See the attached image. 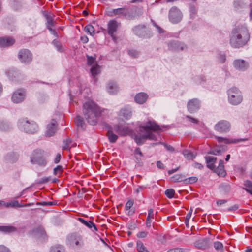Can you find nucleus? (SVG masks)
<instances>
[{
	"instance_id": "4",
	"label": "nucleus",
	"mask_w": 252,
	"mask_h": 252,
	"mask_svg": "<svg viewBox=\"0 0 252 252\" xmlns=\"http://www.w3.org/2000/svg\"><path fill=\"white\" fill-rule=\"evenodd\" d=\"M45 151L41 149H36L30 155V162L32 164H37L41 167H45L47 164Z\"/></svg>"
},
{
	"instance_id": "64",
	"label": "nucleus",
	"mask_w": 252,
	"mask_h": 252,
	"mask_svg": "<svg viewBox=\"0 0 252 252\" xmlns=\"http://www.w3.org/2000/svg\"><path fill=\"white\" fill-rule=\"evenodd\" d=\"M61 158V155L60 153H57L56 156V158L54 159V162L55 164L58 163Z\"/></svg>"
},
{
	"instance_id": "47",
	"label": "nucleus",
	"mask_w": 252,
	"mask_h": 252,
	"mask_svg": "<svg viewBox=\"0 0 252 252\" xmlns=\"http://www.w3.org/2000/svg\"><path fill=\"white\" fill-rule=\"evenodd\" d=\"M165 194L169 198H172L175 194V190L173 189H169L165 190Z\"/></svg>"
},
{
	"instance_id": "30",
	"label": "nucleus",
	"mask_w": 252,
	"mask_h": 252,
	"mask_svg": "<svg viewBox=\"0 0 252 252\" xmlns=\"http://www.w3.org/2000/svg\"><path fill=\"white\" fill-rule=\"evenodd\" d=\"M213 170L219 176L224 177L226 174L224 170V166H218L217 168L215 167V169H213Z\"/></svg>"
},
{
	"instance_id": "32",
	"label": "nucleus",
	"mask_w": 252,
	"mask_h": 252,
	"mask_svg": "<svg viewBox=\"0 0 252 252\" xmlns=\"http://www.w3.org/2000/svg\"><path fill=\"white\" fill-rule=\"evenodd\" d=\"M124 17L126 19H133L135 18L134 12L132 10H129L127 8H126V11L124 13Z\"/></svg>"
},
{
	"instance_id": "16",
	"label": "nucleus",
	"mask_w": 252,
	"mask_h": 252,
	"mask_svg": "<svg viewBox=\"0 0 252 252\" xmlns=\"http://www.w3.org/2000/svg\"><path fill=\"white\" fill-rule=\"evenodd\" d=\"M57 122L55 120L52 119L50 124L47 126V130L45 133L46 137L53 136L56 131Z\"/></svg>"
},
{
	"instance_id": "13",
	"label": "nucleus",
	"mask_w": 252,
	"mask_h": 252,
	"mask_svg": "<svg viewBox=\"0 0 252 252\" xmlns=\"http://www.w3.org/2000/svg\"><path fill=\"white\" fill-rule=\"evenodd\" d=\"M113 129L121 136H125L130 134L131 130L127 126L120 125H115Z\"/></svg>"
},
{
	"instance_id": "62",
	"label": "nucleus",
	"mask_w": 252,
	"mask_h": 252,
	"mask_svg": "<svg viewBox=\"0 0 252 252\" xmlns=\"http://www.w3.org/2000/svg\"><path fill=\"white\" fill-rule=\"evenodd\" d=\"M154 217V210L152 208L148 210V215L147 218L149 219H153Z\"/></svg>"
},
{
	"instance_id": "37",
	"label": "nucleus",
	"mask_w": 252,
	"mask_h": 252,
	"mask_svg": "<svg viewBox=\"0 0 252 252\" xmlns=\"http://www.w3.org/2000/svg\"><path fill=\"white\" fill-rule=\"evenodd\" d=\"M50 252H64V249L63 246L58 245L52 247Z\"/></svg>"
},
{
	"instance_id": "63",
	"label": "nucleus",
	"mask_w": 252,
	"mask_h": 252,
	"mask_svg": "<svg viewBox=\"0 0 252 252\" xmlns=\"http://www.w3.org/2000/svg\"><path fill=\"white\" fill-rule=\"evenodd\" d=\"M238 208H239V205L237 204H235V205L229 207L228 208H227V210L229 212L234 211L237 210Z\"/></svg>"
},
{
	"instance_id": "7",
	"label": "nucleus",
	"mask_w": 252,
	"mask_h": 252,
	"mask_svg": "<svg viewBox=\"0 0 252 252\" xmlns=\"http://www.w3.org/2000/svg\"><path fill=\"white\" fill-rule=\"evenodd\" d=\"M18 59L23 63H30L32 60V55L31 52L27 49H22L19 51Z\"/></svg>"
},
{
	"instance_id": "22",
	"label": "nucleus",
	"mask_w": 252,
	"mask_h": 252,
	"mask_svg": "<svg viewBox=\"0 0 252 252\" xmlns=\"http://www.w3.org/2000/svg\"><path fill=\"white\" fill-rule=\"evenodd\" d=\"M205 159L207 163V167L213 170L215 169V166L214 164L216 162L217 158L212 156H206Z\"/></svg>"
},
{
	"instance_id": "50",
	"label": "nucleus",
	"mask_w": 252,
	"mask_h": 252,
	"mask_svg": "<svg viewBox=\"0 0 252 252\" xmlns=\"http://www.w3.org/2000/svg\"><path fill=\"white\" fill-rule=\"evenodd\" d=\"M210 153L215 155H219L221 154V150L220 147H216L212 149Z\"/></svg>"
},
{
	"instance_id": "29",
	"label": "nucleus",
	"mask_w": 252,
	"mask_h": 252,
	"mask_svg": "<svg viewBox=\"0 0 252 252\" xmlns=\"http://www.w3.org/2000/svg\"><path fill=\"white\" fill-rule=\"evenodd\" d=\"M244 187L243 188L247 192L252 195V182L247 180L244 182Z\"/></svg>"
},
{
	"instance_id": "55",
	"label": "nucleus",
	"mask_w": 252,
	"mask_h": 252,
	"mask_svg": "<svg viewBox=\"0 0 252 252\" xmlns=\"http://www.w3.org/2000/svg\"><path fill=\"white\" fill-rule=\"evenodd\" d=\"M128 54L133 58H136L139 55V52L135 50H130L128 51Z\"/></svg>"
},
{
	"instance_id": "46",
	"label": "nucleus",
	"mask_w": 252,
	"mask_h": 252,
	"mask_svg": "<svg viewBox=\"0 0 252 252\" xmlns=\"http://www.w3.org/2000/svg\"><path fill=\"white\" fill-rule=\"evenodd\" d=\"M198 180V178L196 177H191L185 179L184 183L185 184H193L196 183Z\"/></svg>"
},
{
	"instance_id": "56",
	"label": "nucleus",
	"mask_w": 252,
	"mask_h": 252,
	"mask_svg": "<svg viewBox=\"0 0 252 252\" xmlns=\"http://www.w3.org/2000/svg\"><path fill=\"white\" fill-rule=\"evenodd\" d=\"M22 7V4L18 2H15L13 5V8L15 10H19L21 9Z\"/></svg>"
},
{
	"instance_id": "27",
	"label": "nucleus",
	"mask_w": 252,
	"mask_h": 252,
	"mask_svg": "<svg viewBox=\"0 0 252 252\" xmlns=\"http://www.w3.org/2000/svg\"><path fill=\"white\" fill-rule=\"evenodd\" d=\"M217 139L218 142H224L226 144L228 143H237L238 142H240L241 141H244L245 139H234L231 141H229V140L226 138H224L221 137H217Z\"/></svg>"
},
{
	"instance_id": "19",
	"label": "nucleus",
	"mask_w": 252,
	"mask_h": 252,
	"mask_svg": "<svg viewBox=\"0 0 252 252\" xmlns=\"http://www.w3.org/2000/svg\"><path fill=\"white\" fill-rule=\"evenodd\" d=\"M15 39L11 37H1V47H7L13 45Z\"/></svg>"
},
{
	"instance_id": "24",
	"label": "nucleus",
	"mask_w": 252,
	"mask_h": 252,
	"mask_svg": "<svg viewBox=\"0 0 252 252\" xmlns=\"http://www.w3.org/2000/svg\"><path fill=\"white\" fill-rule=\"evenodd\" d=\"M126 8V7H123L117 9H114L111 11L109 12V15L110 16L119 15L120 17H124Z\"/></svg>"
},
{
	"instance_id": "48",
	"label": "nucleus",
	"mask_w": 252,
	"mask_h": 252,
	"mask_svg": "<svg viewBox=\"0 0 252 252\" xmlns=\"http://www.w3.org/2000/svg\"><path fill=\"white\" fill-rule=\"evenodd\" d=\"M189 12L190 15L191 17H193L197 13V9L196 6L193 4H191L189 6Z\"/></svg>"
},
{
	"instance_id": "45",
	"label": "nucleus",
	"mask_w": 252,
	"mask_h": 252,
	"mask_svg": "<svg viewBox=\"0 0 252 252\" xmlns=\"http://www.w3.org/2000/svg\"><path fill=\"white\" fill-rule=\"evenodd\" d=\"M20 75V72L16 70H11L8 72V76L12 80H14V78H18Z\"/></svg>"
},
{
	"instance_id": "21",
	"label": "nucleus",
	"mask_w": 252,
	"mask_h": 252,
	"mask_svg": "<svg viewBox=\"0 0 252 252\" xmlns=\"http://www.w3.org/2000/svg\"><path fill=\"white\" fill-rule=\"evenodd\" d=\"M148 97V95L147 94L145 93H139L135 95L134 99L136 103L141 104L145 102Z\"/></svg>"
},
{
	"instance_id": "54",
	"label": "nucleus",
	"mask_w": 252,
	"mask_h": 252,
	"mask_svg": "<svg viewBox=\"0 0 252 252\" xmlns=\"http://www.w3.org/2000/svg\"><path fill=\"white\" fill-rule=\"evenodd\" d=\"M52 43L58 51L61 50V44L58 40L54 39L53 40Z\"/></svg>"
},
{
	"instance_id": "1",
	"label": "nucleus",
	"mask_w": 252,
	"mask_h": 252,
	"mask_svg": "<svg viewBox=\"0 0 252 252\" xmlns=\"http://www.w3.org/2000/svg\"><path fill=\"white\" fill-rule=\"evenodd\" d=\"M250 39V34L246 27L243 25L236 26L230 36V44L232 47L240 48L246 45Z\"/></svg>"
},
{
	"instance_id": "14",
	"label": "nucleus",
	"mask_w": 252,
	"mask_h": 252,
	"mask_svg": "<svg viewBox=\"0 0 252 252\" xmlns=\"http://www.w3.org/2000/svg\"><path fill=\"white\" fill-rule=\"evenodd\" d=\"M200 106V101L196 98L192 99L189 100L187 104L188 111L190 113H194L198 110Z\"/></svg>"
},
{
	"instance_id": "18",
	"label": "nucleus",
	"mask_w": 252,
	"mask_h": 252,
	"mask_svg": "<svg viewBox=\"0 0 252 252\" xmlns=\"http://www.w3.org/2000/svg\"><path fill=\"white\" fill-rule=\"evenodd\" d=\"M233 65L235 68L239 70H245L248 66L247 63L243 60H236L233 62Z\"/></svg>"
},
{
	"instance_id": "26",
	"label": "nucleus",
	"mask_w": 252,
	"mask_h": 252,
	"mask_svg": "<svg viewBox=\"0 0 252 252\" xmlns=\"http://www.w3.org/2000/svg\"><path fill=\"white\" fill-rule=\"evenodd\" d=\"M113 129L110 128L108 130L106 135L108 138L109 141L111 143H115L118 139V136L114 134L113 132Z\"/></svg>"
},
{
	"instance_id": "15",
	"label": "nucleus",
	"mask_w": 252,
	"mask_h": 252,
	"mask_svg": "<svg viewBox=\"0 0 252 252\" xmlns=\"http://www.w3.org/2000/svg\"><path fill=\"white\" fill-rule=\"evenodd\" d=\"M132 31L136 35L140 37H147L146 27L144 25H139L135 26L132 29Z\"/></svg>"
},
{
	"instance_id": "25",
	"label": "nucleus",
	"mask_w": 252,
	"mask_h": 252,
	"mask_svg": "<svg viewBox=\"0 0 252 252\" xmlns=\"http://www.w3.org/2000/svg\"><path fill=\"white\" fill-rule=\"evenodd\" d=\"M33 233L37 236L42 237L43 239L46 238L47 237L45 230L41 226H39L36 228H35L33 230Z\"/></svg>"
},
{
	"instance_id": "2",
	"label": "nucleus",
	"mask_w": 252,
	"mask_h": 252,
	"mask_svg": "<svg viewBox=\"0 0 252 252\" xmlns=\"http://www.w3.org/2000/svg\"><path fill=\"white\" fill-rule=\"evenodd\" d=\"M160 129L159 126L155 122L149 121L144 126H140V130L143 133L142 135H136L134 140L139 145L143 144L146 139L156 140V135L152 131H156Z\"/></svg>"
},
{
	"instance_id": "38",
	"label": "nucleus",
	"mask_w": 252,
	"mask_h": 252,
	"mask_svg": "<svg viewBox=\"0 0 252 252\" xmlns=\"http://www.w3.org/2000/svg\"><path fill=\"white\" fill-rule=\"evenodd\" d=\"M44 16L47 20L46 25H50L52 26H55L56 22L54 20L51 15L45 14Z\"/></svg>"
},
{
	"instance_id": "23",
	"label": "nucleus",
	"mask_w": 252,
	"mask_h": 252,
	"mask_svg": "<svg viewBox=\"0 0 252 252\" xmlns=\"http://www.w3.org/2000/svg\"><path fill=\"white\" fill-rule=\"evenodd\" d=\"M78 220L89 228H93L95 231H97L98 229L96 225L92 221H87L82 218H78Z\"/></svg>"
},
{
	"instance_id": "9",
	"label": "nucleus",
	"mask_w": 252,
	"mask_h": 252,
	"mask_svg": "<svg viewBox=\"0 0 252 252\" xmlns=\"http://www.w3.org/2000/svg\"><path fill=\"white\" fill-rule=\"evenodd\" d=\"M169 18L172 23H177L181 20L182 14L177 7H173L169 10Z\"/></svg>"
},
{
	"instance_id": "44",
	"label": "nucleus",
	"mask_w": 252,
	"mask_h": 252,
	"mask_svg": "<svg viewBox=\"0 0 252 252\" xmlns=\"http://www.w3.org/2000/svg\"><path fill=\"white\" fill-rule=\"evenodd\" d=\"M214 248L218 251H223V246L222 244L219 241H215L213 243Z\"/></svg>"
},
{
	"instance_id": "17",
	"label": "nucleus",
	"mask_w": 252,
	"mask_h": 252,
	"mask_svg": "<svg viewBox=\"0 0 252 252\" xmlns=\"http://www.w3.org/2000/svg\"><path fill=\"white\" fill-rule=\"evenodd\" d=\"M119 26L118 23L115 20L109 21L108 23V33L109 35H112L113 34L117 31Z\"/></svg>"
},
{
	"instance_id": "39",
	"label": "nucleus",
	"mask_w": 252,
	"mask_h": 252,
	"mask_svg": "<svg viewBox=\"0 0 252 252\" xmlns=\"http://www.w3.org/2000/svg\"><path fill=\"white\" fill-rule=\"evenodd\" d=\"M91 72L94 77L98 74L100 73L99 66L97 64L93 66L91 68Z\"/></svg>"
},
{
	"instance_id": "31",
	"label": "nucleus",
	"mask_w": 252,
	"mask_h": 252,
	"mask_svg": "<svg viewBox=\"0 0 252 252\" xmlns=\"http://www.w3.org/2000/svg\"><path fill=\"white\" fill-rule=\"evenodd\" d=\"M16 228L12 226H1V232L10 233L16 231Z\"/></svg>"
},
{
	"instance_id": "28",
	"label": "nucleus",
	"mask_w": 252,
	"mask_h": 252,
	"mask_svg": "<svg viewBox=\"0 0 252 252\" xmlns=\"http://www.w3.org/2000/svg\"><path fill=\"white\" fill-rule=\"evenodd\" d=\"M19 158V155L17 153L11 152L8 153L6 156V159L10 162H16Z\"/></svg>"
},
{
	"instance_id": "58",
	"label": "nucleus",
	"mask_w": 252,
	"mask_h": 252,
	"mask_svg": "<svg viewBox=\"0 0 252 252\" xmlns=\"http://www.w3.org/2000/svg\"><path fill=\"white\" fill-rule=\"evenodd\" d=\"M50 179V177H44L40 179V180L38 181L39 184H44L47 183Z\"/></svg>"
},
{
	"instance_id": "51",
	"label": "nucleus",
	"mask_w": 252,
	"mask_h": 252,
	"mask_svg": "<svg viewBox=\"0 0 252 252\" xmlns=\"http://www.w3.org/2000/svg\"><path fill=\"white\" fill-rule=\"evenodd\" d=\"M87 63L89 65H92L95 61V58L93 57V56H87Z\"/></svg>"
},
{
	"instance_id": "36",
	"label": "nucleus",
	"mask_w": 252,
	"mask_h": 252,
	"mask_svg": "<svg viewBox=\"0 0 252 252\" xmlns=\"http://www.w3.org/2000/svg\"><path fill=\"white\" fill-rule=\"evenodd\" d=\"M84 31L90 35L93 36L94 35V29L91 25H87L84 28Z\"/></svg>"
},
{
	"instance_id": "57",
	"label": "nucleus",
	"mask_w": 252,
	"mask_h": 252,
	"mask_svg": "<svg viewBox=\"0 0 252 252\" xmlns=\"http://www.w3.org/2000/svg\"><path fill=\"white\" fill-rule=\"evenodd\" d=\"M147 188V186H139L137 189L135 190V193L138 194L141 191Z\"/></svg>"
},
{
	"instance_id": "60",
	"label": "nucleus",
	"mask_w": 252,
	"mask_h": 252,
	"mask_svg": "<svg viewBox=\"0 0 252 252\" xmlns=\"http://www.w3.org/2000/svg\"><path fill=\"white\" fill-rule=\"evenodd\" d=\"M160 144L164 145V146L166 148V149L169 151L173 152L174 151V148L171 145H168L165 143H160Z\"/></svg>"
},
{
	"instance_id": "11",
	"label": "nucleus",
	"mask_w": 252,
	"mask_h": 252,
	"mask_svg": "<svg viewBox=\"0 0 252 252\" xmlns=\"http://www.w3.org/2000/svg\"><path fill=\"white\" fill-rule=\"evenodd\" d=\"M26 92L24 89H19L15 91L12 96V101L15 103L22 102L25 97Z\"/></svg>"
},
{
	"instance_id": "6",
	"label": "nucleus",
	"mask_w": 252,
	"mask_h": 252,
	"mask_svg": "<svg viewBox=\"0 0 252 252\" xmlns=\"http://www.w3.org/2000/svg\"><path fill=\"white\" fill-rule=\"evenodd\" d=\"M228 101L230 103L234 105L240 104L243 97L241 91L236 87H232L227 91Z\"/></svg>"
},
{
	"instance_id": "3",
	"label": "nucleus",
	"mask_w": 252,
	"mask_h": 252,
	"mask_svg": "<svg viewBox=\"0 0 252 252\" xmlns=\"http://www.w3.org/2000/svg\"><path fill=\"white\" fill-rule=\"evenodd\" d=\"M83 107V114L88 123L91 125H95L102 112L101 108L93 101L85 102Z\"/></svg>"
},
{
	"instance_id": "53",
	"label": "nucleus",
	"mask_w": 252,
	"mask_h": 252,
	"mask_svg": "<svg viewBox=\"0 0 252 252\" xmlns=\"http://www.w3.org/2000/svg\"><path fill=\"white\" fill-rule=\"evenodd\" d=\"M151 22L154 27L156 28L157 31L159 33H162L164 32V30L158 25L154 20H151Z\"/></svg>"
},
{
	"instance_id": "49",
	"label": "nucleus",
	"mask_w": 252,
	"mask_h": 252,
	"mask_svg": "<svg viewBox=\"0 0 252 252\" xmlns=\"http://www.w3.org/2000/svg\"><path fill=\"white\" fill-rule=\"evenodd\" d=\"M134 200L133 199H129L126 204L125 209L128 211L129 210L134 204Z\"/></svg>"
},
{
	"instance_id": "61",
	"label": "nucleus",
	"mask_w": 252,
	"mask_h": 252,
	"mask_svg": "<svg viewBox=\"0 0 252 252\" xmlns=\"http://www.w3.org/2000/svg\"><path fill=\"white\" fill-rule=\"evenodd\" d=\"M183 250L180 248H175L169 249L167 252H183Z\"/></svg>"
},
{
	"instance_id": "41",
	"label": "nucleus",
	"mask_w": 252,
	"mask_h": 252,
	"mask_svg": "<svg viewBox=\"0 0 252 252\" xmlns=\"http://www.w3.org/2000/svg\"><path fill=\"white\" fill-rule=\"evenodd\" d=\"M171 180L174 182H183L184 183V180L183 176L180 174H176L173 176L171 177Z\"/></svg>"
},
{
	"instance_id": "33",
	"label": "nucleus",
	"mask_w": 252,
	"mask_h": 252,
	"mask_svg": "<svg viewBox=\"0 0 252 252\" xmlns=\"http://www.w3.org/2000/svg\"><path fill=\"white\" fill-rule=\"evenodd\" d=\"M75 123L77 126L80 127L84 129L85 127V123L83 118L80 116H77L75 119Z\"/></svg>"
},
{
	"instance_id": "8",
	"label": "nucleus",
	"mask_w": 252,
	"mask_h": 252,
	"mask_svg": "<svg viewBox=\"0 0 252 252\" xmlns=\"http://www.w3.org/2000/svg\"><path fill=\"white\" fill-rule=\"evenodd\" d=\"M68 242L72 247L77 246L81 248L84 245L82 236L75 233L71 234L68 237Z\"/></svg>"
},
{
	"instance_id": "42",
	"label": "nucleus",
	"mask_w": 252,
	"mask_h": 252,
	"mask_svg": "<svg viewBox=\"0 0 252 252\" xmlns=\"http://www.w3.org/2000/svg\"><path fill=\"white\" fill-rule=\"evenodd\" d=\"M11 128V125L8 122L3 121L1 123V131H7Z\"/></svg>"
},
{
	"instance_id": "5",
	"label": "nucleus",
	"mask_w": 252,
	"mask_h": 252,
	"mask_svg": "<svg viewBox=\"0 0 252 252\" xmlns=\"http://www.w3.org/2000/svg\"><path fill=\"white\" fill-rule=\"evenodd\" d=\"M18 126L21 130L28 133H35L38 129V127L34 121H29L26 119H22L19 120Z\"/></svg>"
},
{
	"instance_id": "43",
	"label": "nucleus",
	"mask_w": 252,
	"mask_h": 252,
	"mask_svg": "<svg viewBox=\"0 0 252 252\" xmlns=\"http://www.w3.org/2000/svg\"><path fill=\"white\" fill-rule=\"evenodd\" d=\"M137 250L138 252H149L141 242H138L137 243Z\"/></svg>"
},
{
	"instance_id": "59",
	"label": "nucleus",
	"mask_w": 252,
	"mask_h": 252,
	"mask_svg": "<svg viewBox=\"0 0 252 252\" xmlns=\"http://www.w3.org/2000/svg\"><path fill=\"white\" fill-rule=\"evenodd\" d=\"M148 234V233L147 232L141 231L137 233V236L138 238H145L147 236Z\"/></svg>"
},
{
	"instance_id": "20",
	"label": "nucleus",
	"mask_w": 252,
	"mask_h": 252,
	"mask_svg": "<svg viewBox=\"0 0 252 252\" xmlns=\"http://www.w3.org/2000/svg\"><path fill=\"white\" fill-rule=\"evenodd\" d=\"M108 92L111 94H115L118 91V87L117 84L113 81H110L108 83L107 87Z\"/></svg>"
},
{
	"instance_id": "40",
	"label": "nucleus",
	"mask_w": 252,
	"mask_h": 252,
	"mask_svg": "<svg viewBox=\"0 0 252 252\" xmlns=\"http://www.w3.org/2000/svg\"><path fill=\"white\" fill-rule=\"evenodd\" d=\"M63 169L61 165H58L56 167L54 168L53 169V174L57 176L58 177H60V176L63 172Z\"/></svg>"
},
{
	"instance_id": "10",
	"label": "nucleus",
	"mask_w": 252,
	"mask_h": 252,
	"mask_svg": "<svg viewBox=\"0 0 252 252\" xmlns=\"http://www.w3.org/2000/svg\"><path fill=\"white\" fill-rule=\"evenodd\" d=\"M231 125L229 122L226 120H221L218 122L214 126V129L221 133L227 132L230 129Z\"/></svg>"
},
{
	"instance_id": "52",
	"label": "nucleus",
	"mask_w": 252,
	"mask_h": 252,
	"mask_svg": "<svg viewBox=\"0 0 252 252\" xmlns=\"http://www.w3.org/2000/svg\"><path fill=\"white\" fill-rule=\"evenodd\" d=\"M203 245H204V249L209 248L211 244L210 239L209 238H207L204 239L203 241Z\"/></svg>"
},
{
	"instance_id": "35",
	"label": "nucleus",
	"mask_w": 252,
	"mask_h": 252,
	"mask_svg": "<svg viewBox=\"0 0 252 252\" xmlns=\"http://www.w3.org/2000/svg\"><path fill=\"white\" fill-rule=\"evenodd\" d=\"M183 154L188 159H192L195 158L193 153L189 150H184Z\"/></svg>"
},
{
	"instance_id": "12",
	"label": "nucleus",
	"mask_w": 252,
	"mask_h": 252,
	"mask_svg": "<svg viewBox=\"0 0 252 252\" xmlns=\"http://www.w3.org/2000/svg\"><path fill=\"white\" fill-rule=\"evenodd\" d=\"M168 47L169 50L172 51H183L187 49V46L178 41H171L168 43Z\"/></svg>"
},
{
	"instance_id": "34",
	"label": "nucleus",
	"mask_w": 252,
	"mask_h": 252,
	"mask_svg": "<svg viewBox=\"0 0 252 252\" xmlns=\"http://www.w3.org/2000/svg\"><path fill=\"white\" fill-rule=\"evenodd\" d=\"M120 114L126 119H129L131 116V112L128 108H125L122 109L120 111Z\"/></svg>"
}]
</instances>
